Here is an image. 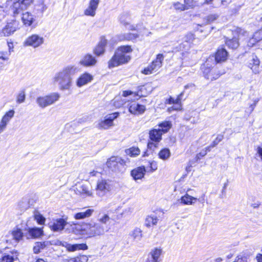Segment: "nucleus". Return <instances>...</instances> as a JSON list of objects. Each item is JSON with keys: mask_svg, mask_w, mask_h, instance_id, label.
<instances>
[{"mask_svg": "<svg viewBox=\"0 0 262 262\" xmlns=\"http://www.w3.org/2000/svg\"><path fill=\"white\" fill-rule=\"evenodd\" d=\"M134 95V96L135 97V99H138L139 97H140V95L138 94V93H134L132 91H124L123 92V94L122 95L124 96V97H127L129 95Z\"/></svg>", "mask_w": 262, "mask_h": 262, "instance_id": "obj_51", "label": "nucleus"}, {"mask_svg": "<svg viewBox=\"0 0 262 262\" xmlns=\"http://www.w3.org/2000/svg\"><path fill=\"white\" fill-rule=\"evenodd\" d=\"M12 235L13 239L16 242H19L23 239L24 236L26 237V233L22 232L17 228H15L12 232Z\"/></svg>", "mask_w": 262, "mask_h": 262, "instance_id": "obj_31", "label": "nucleus"}, {"mask_svg": "<svg viewBox=\"0 0 262 262\" xmlns=\"http://www.w3.org/2000/svg\"><path fill=\"white\" fill-rule=\"evenodd\" d=\"M132 51V49L129 46H123L119 47L108 61L109 68L128 62L130 59V57L127 54Z\"/></svg>", "mask_w": 262, "mask_h": 262, "instance_id": "obj_3", "label": "nucleus"}, {"mask_svg": "<svg viewBox=\"0 0 262 262\" xmlns=\"http://www.w3.org/2000/svg\"><path fill=\"white\" fill-rule=\"evenodd\" d=\"M21 16V19L25 25L30 26L32 25L34 20V18L31 14L26 12L24 13H23Z\"/></svg>", "mask_w": 262, "mask_h": 262, "instance_id": "obj_30", "label": "nucleus"}, {"mask_svg": "<svg viewBox=\"0 0 262 262\" xmlns=\"http://www.w3.org/2000/svg\"><path fill=\"white\" fill-rule=\"evenodd\" d=\"M60 97L58 93H52L44 96H40L37 98L36 102L38 105L41 108L51 105L57 101Z\"/></svg>", "mask_w": 262, "mask_h": 262, "instance_id": "obj_6", "label": "nucleus"}, {"mask_svg": "<svg viewBox=\"0 0 262 262\" xmlns=\"http://www.w3.org/2000/svg\"><path fill=\"white\" fill-rule=\"evenodd\" d=\"M129 235L134 241H140L142 237V231L140 228L136 227L130 231Z\"/></svg>", "mask_w": 262, "mask_h": 262, "instance_id": "obj_28", "label": "nucleus"}, {"mask_svg": "<svg viewBox=\"0 0 262 262\" xmlns=\"http://www.w3.org/2000/svg\"><path fill=\"white\" fill-rule=\"evenodd\" d=\"M97 62L96 58L90 54L85 55L79 61L80 64L86 67H94Z\"/></svg>", "mask_w": 262, "mask_h": 262, "instance_id": "obj_14", "label": "nucleus"}, {"mask_svg": "<svg viewBox=\"0 0 262 262\" xmlns=\"http://www.w3.org/2000/svg\"><path fill=\"white\" fill-rule=\"evenodd\" d=\"M67 223V220L63 218L53 219L49 223V226L54 232H60L64 229Z\"/></svg>", "mask_w": 262, "mask_h": 262, "instance_id": "obj_8", "label": "nucleus"}, {"mask_svg": "<svg viewBox=\"0 0 262 262\" xmlns=\"http://www.w3.org/2000/svg\"><path fill=\"white\" fill-rule=\"evenodd\" d=\"M89 258L86 255H81L67 260V262H87Z\"/></svg>", "mask_w": 262, "mask_h": 262, "instance_id": "obj_37", "label": "nucleus"}, {"mask_svg": "<svg viewBox=\"0 0 262 262\" xmlns=\"http://www.w3.org/2000/svg\"><path fill=\"white\" fill-rule=\"evenodd\" d=\"M80 210V211L76 212L74 214V218L75 220H80L89 218L91 217L94 212V210L93 209H86L84 208Z\"/></svg>", "mask_w": 262, "mask_h": 262, "instance_id": "obj_15", "label": "nucleus"}, {"mask_svg": "<svg viewBox=\"0 0 262 262\" xmlns=\"http://www.w3.org/2000/svg\"><path fill=\"white\" fill-rule=\"evenodd\" d=\"M7 0H0V9L3 8L6 6V3Z\"/></svg>", "mask_w": 262, "mask_h": 262, "instance_id": "obj_64", "label": "nucleus"}, {"mask_svg": "<svg viewBox=\"0 0 262 262\" xmlns=\"http://www.w3.org/2000/svg\"><path fill=\"white\" fill-rule=\"evenodd\" d=\"M159 157L163 160H167L170 156V152L168 148H165L159 152Z\"/></svg>", "mask_w": 262, "mask_h": 262, "instance_id": "obj_36", "label": "nucleus"}, {"mask_svg": "<svg viewBox=\"0 0 262 262\" xmlns=\"http://www.w3.org/2000/svg\"><path fill=\"white\" fill-rule=\"evenodd\" d=\"M149 135L150 139L154 142H159L162 139V133L160 129H153Z\"/></svg>", "mask_w": 262, "mask_h": 262, "instance_id": "obj_26", "label": "nucleus"}, {"mask_svg": "<svg viewBox=\"0 0 262 262\" xmlns=\"http://www.w3.org/2000/svg\"><path fill=\"white\" fill-rule=\"evenodd\" d=\"M111 217L107 214H99L98 216V223H86L83 228L85 234L89 237L103 235L110 231L111 227L108 224Z\"/></svg>", "mask_w": 262, "mask_h": 262, "instance_id": "obj_2", "label": "nucleus"}, {"mask_svg": "<svg viewBox=\"0 0 262 262\" xmlns=\"http://www.w3.org/2000/svg\"><path fill=\"white\" fill-rule=\"evenodd\" d=\"M93 76L89 73H85L82 74L76 81V85L78 87L80 88L93 80Z\"/></svg>", "mask_w": 262, "mask_h": 262, "instance_id": "obj_19", "label": "nucleus"}, {"mask_svg": "<svg viewBox=\"0 0 262 262\" xmlns=\"http://www.w3.org/2000/svg\"><path fill=\"white\" fill-rule=\"evenodd\" d=\"M218 15L217 14H211L208 16H207L206 18V23L207 24H210L214 21L215 20H216L217 17Z\"/></svg>", "mask_w": 262, "mask_h": 262, "instance_id": "obj_52", "label": "nucleus"}, {"mask_svg": "<svg viewBox=\"0 0 262 262\" xmlns=\"http://www.w3.org/2000/svg\"><path fill=\"white\" fill-rule=\"evenodd\" d=\"M140 149L138 147H133L125 150L126 154L132 157H136L140 154Z\"/></svg>", "mask_w": 262, "mask_h": 262, "instance_id": "obj_40", "label": "nucleus"}, {"mask_svg": "<svg viewBox=\"0 0 262 262\" xmlns=\"http://www.w3.org/2000/svg\"><path fill=\"white\" fill-rule=\"evenodd\" d=\"M185 6L187 8V10L190 8H193L195 5V3L193 0H184Z\"/></svg>", "mask_w": 262, "mask_h": 262, "instance_id": "obj_53", "label": "nucleus"}, {"mask_svg": "<svg viewBox=\"0 0 262 262\" xmlns=\"http://www.w3.org/2000/svg\"><path fill=\"white\" fill-rule=\"evenodd\" d=\"M252 39L257 42L262 39V29L254 33Z\"/></svg>", "mask_w": 262, "mask_h": 262, "instance_id": "obj_45", "label": "nucleus"}, {"mask_svg": "<svg viewBox=\"0 0 262 262\" xmlns=\"http://www.w3.org/2000/svg\"><path fill=\"white\" fill-rule=\"evenodd\" d=\"M213 60V57H209L206 62V66L208 67L209 66V62ZM215 69H210L209 67H207L203 71V73L205 77L208 80H215L219 77V76L223 73H215Z\"/></svg>", "mask_w": 262, "mask_h": 262, "instance_id": "obj_11", "label": "nucleus"}, {"mask_svg": "<svg viewBox=\"0 0 262 262\" xmlns=\"http://www.w3.org/2000/svg\"><path fill=\"white\" fill-rule=\"evenodd\" d=\"M217 1L221 3L222 6H226L232 2V0H217Z\"/></svg>", "mask_w": 262, "mask_h": 262, "instance_id": "obj_61", "label": "nucleus"}, {"mask_svg": "<svg viewBox=\"0 0 262 262\" xmlns=\"http://www.w3.org/2000/svg\"><path fill=\"white\" fill-rule=\"evenodd\" d=\"M183 95V93L182 92L178 96V97L176 99H174L173 98L170 97L168 99H166L165 101V104H173L174 105H179L180 103L181 100L182 99V95Z\"/></svg>", "mask_w": 262, "mask_h": 262, "instance_id": "obj_34", "label": "nucleus"}, {"mask_svg": "<svg viewBox=\"0 0 262 262\" xmlns=\"http://www.w3.org/2000/svg\"><path fill=\"white\" fill-rule=\"evenodd\" d=\"M107 40L104 37H101L98 44L93 49L94 54L97 56H99L103 54L105 52V48Z\"/></svg>", "mask_w": 262, "mask_h": 262, "instance_id": "obj_18", "label": "nucleus"}, {"mask_svg": "<svg viewBox=\"0 0 262 262\" xmlns=\"http://www.w3.org/2000/svg\"><path fill=\"white\" fill-rule=\"evenodd\" d=\"M19 253L17 251L13 250L9 254L4 255L1 259L0 262H14L18 259Z\"/></svg>", "mask_w": 262, "mask_h": 262, "instance_id": "obj_22", "label": "nucleus"}, {"mask_svg": "<svg viewBox=\"0 0 262 262\" xmlns=\"http://www.w3.org/2000/svg\"><path fill=\"white\" fill-rule=\"evenodd\" d=\"M47 243L44 242H36L33 247V252L35 254H37L40 252V250L43 249L46 246Z\"/></svg>", "mask_w": 262, "mask_h": 262, "instance_id": "obj_38", "label": "nucleus"}, {"mask_svg": "<svg viewBox=\"0 0 262 262\" xmlns=\"http://www.w3.org/2000/svg\"><path fill=\"white\" fill-rule=\"evenodd\" d=\"M10 54V53H8L7 52H0V59L4 60H7Z\"/></svg>", "mask_w": 262, "mask_h": 262, "instance_id": "obj_56", "label": "nucleus"}, {"mask_svg": "<svg viewBox=\"0 0 262 262\" xmlns=\"http://www.w3.org/2000/svg\"><path fill=\"white\" fill-rule=\"evenodd\" d=\"M223 139V136L222 135H219L217 136L216 139L213 141L212 143V146L215 147L216 145L219 144L220 142H221Z\"/></svg>", "mask_w": 262, "mask_h": 262, "instance_id": "obj_55", "label": "nucleus"}, {"mask_svg": "<svg viewBox=\"0 0 262 262\" xmlns=\"http://www.w3.org/2000/svg\"><path fill=\"white\" fill-rule=\"evenodd\" d=\"M25 98H26L25 93L24 91H22L20 92L18 94V95L17 97L16 102L18 103H21L25 101Z\"/></svg>", "mask_w": 262, "mask_h": 262, "instance_id": "obj_47", "label": "nucleus"}, {"mask_svg": "<svg viewBox=\"0 0 262 262\" xmlns=\"http://www.w3.org/2000/svg\"><path fill=\"white\" fill-rule=\"evenodd\" d=\"M63 246H65L67 250L69 251H75L78 250H87L88 247L86 244H70L65 243L64 244H62Z\"/></svg>", "mask_w": 262, "mask_h": 262, "instance_id": "obj_25", "label": "nucleus"}, {"mask_svg": "<svg viewBox=\"0 0 262 262\" xmlns=\"http://www.w3.org/2000/svg\"><path fill=\"white\" fill-rule=\"evenodd\" d=\"M146 262H159L156 258H155L150 253L148 254V258Z\"/></svg>", "mask_w": 262, "mask_h": 262, "instance_id": "obj_59", "label": "nucleus"}, {"mask_svg": "<svg viewBox=\"0 0 262 262\" xmlns=\"http://www.w3.org/2000/svg\"><path fill=\"white\" fill-rule=\"evenodd\" d=\"M7 124L2 120L0 121V134L2 133L6 128Z\"/></svg>", "mask_w": 262, "mask_h": 262, "instance_id": "obj_57", "label": "nucleus"}, {"mask_svg": "<svg viewBox=\"0 0 262 262\" xmlns=\"http://www.w3.org/2000/svg\"><path fill=\"white\" fill-rule=\"evenodd\" d=\"M100 1L99 0H90L89 6L91 7V8H93L96 11L98 8Z\"/></svg>", "mask_w": 262, "mask_h": 262, "instance_id": "obj_50", "label": "nucleus"}, {"mask_svg": "<svg viewBox=\"0 0 262 262\" xmlns=\"http://www.w3.org/2000/svg\"><path fill=\"white\" fill-rule=\"evenodd\" d=\"M207 153V150H204L203 149L197 155L198 159H200L201 157L205 156Z\"/></svg>", "mask_w": 262, "mask_h": 262, "instance_id": "obj_63", "label": "nucleus"}, {"mask_svg": "<svg viewBox=\"0 0 262 262\" xmlns=\"http://www.w3.org/2000/svg\"><path fill=\"white\" fill-rule=\"evenodd\" d=\"M232 37H228L226 40V45L230 48L235 49L239 46L238 40L243 36L247 35V32L240 28H236L234 30H230Z\"/></svg>", "mask_w": 262, "mask_h": 262, "instance_id": "obj_5", "label": "nucleus"}, {"mask_svg": "<svg viewBox=\"0 0 262 262\" xmlns=\"http://www.w3.org/2000/svg\"><path fill=\"white\" fill-rule=\"evenodd\" d=\"M18 28V23L15 20L8 22L2 29L1 34L4 36H9L13 34Z\"/></svg>", "mask_w": 262, "mask_h": 262, "instance_id": "obj_12", "label": "nucleus"}, {"mask_svg": "<svg viewBox=\"0 0 262 262\" xmlns=\"http://www.w3.org/2000/svg\"><path fill=\"white\" fill-rule=\"evenodd\" d=\"M27 7L26 6L18 1L13 3L11 10L14 16L16 17L18 15H22L23 13H24V11L26 9Z\"/></svg>", "mask_w": 262, "mask_h": 262, "instance_id": "obj_17", "label": "nucleus"}, {"mask_svg": "<svg viewBox=\"0 0 262 262\" xmlns=\"http://www.w3.org/2000/svg\"><path fill=\"white\" fill-rule=\"evenodd\" d=\"M194 35L192 33H187L183 38V41L187 43L188 47H189V44L191 43L194 39Z\"/></svg>", "mask_w": 262, "mask_h": 262, "instance_id": "obj_42", "label": "nucleus"}, {"mask_svg": "<svg viewBox=\"0 0 262 262\" xmlns=\"http://www.w3.org/2000/svg\"><path fill=\"white\" fill-rule=\"evenodd\" d=\"M181 107V106L180 103V104H179V105H174L171 107H168L167 110L170 113V112H172L173 111L180 110Z\"/></svg>", "mask_w": 262, "mask_h": 262, "instance_id": "obj_58", "label": "nucleus"}, {"mask_svg": "<svg viewBox=\"0 0 262 262\" xmlns=\"http://www.w3.org/2000/svg\"><path fill=\"white\" fill-rule=\"evenodd\" d=\"M158 143L159 142H153V141L148 142L147 144L148 149L152 151H155V149L158 147Z\"/></svg>", "mask_w": 262, "mask_h": 262, "instance_id": "obj_54", "label": "nucleus"}, {"mask_svg": "<svg viewBox=\"0 0 262 262\" xmlns=\"http://www.w3.org/2000/svg\"><path fill=\"white\" fill-rule=\"evenodd\" d=\"M79 72V68L75 65L69 64L64 66L56 72L52 80L57 84L62 91H69L73 86V77Z\"/></svg>", "mask_w": 262, "mask_h": 262, "instance_id": "obj_1", "label": "nucleus"}, {"mask_svg": "<svg viewBox=\"0 0 262 262\" xmlns=\"http://www.w3.org/2000/svg\"><path fill=\"white\" fill-rule=\"evenodd\" d=\"M150 253L152 254L156 259L159 260V258L162 254V249L160 248H155L150 251Z\"/></svg>", "mask_w": 262, "mask_h": 262, "instance_id": "obj_43", "label": "nucleus"}, {"mask_svg": "<svg viewBox=\"0 0 262 262\" xmlns=\"http://www.w3.org/2000/svg\"><path fill=\"white\" fill-rule=\"evenodd\" d=\"M16 228L22 232H26L27 233H28L30 228L25 222H22L21 224L18 225Z\"/></svg>", "mask_w": 262, "mask_h": 262, "instance_id": "obj_41", "label": "nucleus"}, {"mask_svg": "<svg viewBox=\"0 0 262 262\" xmlns=\"http://www.w3.org/2000/svg\"><path fill=\"white\" fill-rule=\"evenodd\" d=\"M174 9L177 10L184 11L187 10V8L185 5L179 2L174 3L173 4Z\"/></svg>", "mask_w": 262, "mask_h": 262, "instance_id": "obj_49", "label": "nucleus"}, {"mask_svg": "<svg viewBox=\"0 0 262 262\" xmlns=\"http://www.w3.org/2000/svg\"><path fill=\"white\" fill-rule=\"evenodd\" d=\"M14 114L15 111L13 110H11L5 113L1 120L8 124L11 119L14 117Z\"/></svg>", "mask_w": 262, "mask_h": 262, "instance_id": "obj_35", "label": "nucleus"}, {"mask_svg": "<svg viewBox=\"0 0 262 262\" xmlns=\"http://www.w3.org/2000/svg\"><path fill=\"white\" fill-rule=\"evenodd\" d=\"M35 220H36L37 222L39 224H43L45 223V217L38 212H36L34 214Z\"/></svg>", "mask_w": 262, "mask_h": 262, "instance_id": "obj_46", "label": "nucleus"}, {"mask_svg": "<svg viewBox=\"0 0 262 262\" xmlns=\"http://www.w3.org/2000/svg\"><path fill=\"white\" fill-rule=\"evenodd\" d=\"M159 220V217L157 213L152 212L146 216L145 221V226L147 227H149L156 225Z\"/></svg>", "mask_w": 262, "mask_h": 262, "instance_id": "obj_24", "label": "nucleus"}, {"mask_svg": "<svg viewBox=\"0 0 262 262\" xmlns=\"http://www.w3.org/2000/svg\"><path fill=\"white\" fill-rule=\"evenodd\" d=\"M77 192L85 196H91L92 192L89 190L88 187L84 184L80 185L76 188Z\"/></svg>", "mask_w": 262, "mask_h": 262, "instance_id": "obj_29", "label": "nucleus"}, {"mask_svg": "<svg viewBox=\"0 0 262 262\" xmlns=\"http://www.w3.org/2000/svg\"><path fill=\"white\" fill-rule=\"evenodd\" d=\"M146 172L144 166L138 167L132 170L131 175L135 180L141 179L144 177Z\"/></svg>", "mask_w": 262, "mask_h": 262, "instance_id": "obj_23", "label": "nucleus"}, {"mask_svg": "<svg viewBox=\"0 0 262 262\" xmlns=\"http://www.w3.org/2000/svg\"><path fill=\"white\" fill-rule=\"evenodd\" d=\"M43 42L44 38L43 37L37 34H32L27 37L24 44L26 46H30L36 48L42 45Z\"/></svg>", "mask_w": 262, "mask_h": 262, "instance_id": "obj_9", "label": "nucleus"}, {"mask_svg": "<svg viewBox=\"0 0 262 262\" xmlns=\"http://www.w3.org/2000/svg\"><path fill=\"white\" fill-rule=\"evenodd\" d=\"M129 15L127 13H122L119 17L120 23L128 29L130 30H135L136 27L129 24Z\"/></svg>", "mask_w": 262, "mask_h": 262, "instance_id": "obj_21", "label": "nucleus"}, {"mask_svg": "<svg viewBox=\"0 0 262 262\" xmlns=\"http://www.w3.org/2000/svg\"><path fill=\"white\" fill-rule=\"evenodd\" d=\"M171 123L169 121H164L159 125V127L161 128L160 129L162 134L167 133L171 127Z\"/></svg>", "mask_w": 262, "mask_h": 262, "instance_id": "obj_39", "label": "nucleus"}, {"mask_svg": "<svg viewBox=\"0 0 262 262\" xmlns=\"http://www.w3.org/2000/svg\"><path fill=\"white\" fill-rule=\"evenodd\" d=\"M111 189L110 182L105 180H101L98 181L97 185V193L99 196H103L105 192Z\"/></svg>", "mask_w": 262, "mask_h": 262, "instance_id": "obj_13", "label": "nucleus"}, {"mask_svg": "<svg viewBox=\"0 0 262 262\" xmlns=\"http://www.w3.org/2000/svg\"><path fill=\"white\" fill-rule=\"evenodd\" d=\"M197 198L189 195L186 193L184 196H182L180 201L181 203L185 205H191L194 203V201L197 200Z\"/></svg>", "mask_w": 262, "mask_h": 262, "instance_id": "obj_33", "label": "nucleus"}, {"mask_svg": "<svg viewBox=\"0 0 262 262\" xmlns=\"http://www.w3.org/2000/svg\"><path fill=\"white\" fill-rule=\"evenodd\" d=\"M163 59V54H158L156 59L152 62L151 64L145 68L142 73L145 75H148L157 71L161 67Z\"/></svg>", "mask_w": 262, "mask_h": 262, "instance_id": "obj_7", "label": "nucleus"}, {"mask_svg": "<svg viewBox=\"0 0 262 262\" xmlns=\"http://www.w3.org/2000/svg\"><path fill=\"white\" fill-rule=\"evenodd\" d=\"M42 230L38 228H30L28 233H26V238L29 239L31 238H37L42 235Z\"/></svg>", "mask_w": 262, "mask_h": 262, "instance_id": "obj_27", "label": "nucleus"}, {"mask_svg": "<svg viewBox=\"0 0 262 262\" xmlns=\"http://www.w3.org/2000/svg\"><path fill=\"white\" fill-rule=\"evenodd\" d=\"M259 64V61L258 59L257 58L256 56H253L252 59L251 60V62L249 63V67L251 69H253V67H254L255 69H256L257 68H258V66Z\"/></svg>", "mask_w": 262, "mask_h": 262, "instance_id": "obj_44", "label": "nucleus"}, {"mask_svg": "<svg viewBox=\"0 0 262 262\" xmlns=\"http://www.w3.org/2000/svg\"><path fill=\"white\" fill-rule=\"evenodd\" d=\"M119 115V113L116 112L106 115L103 120L99 122L98 127L106 129L113 126V121L118 117Z\"/></svg>", "mask_w": 262, "mask_h": 262, "instance_id": "obj_10", "label": "nucleus"}, {"mask_svg": "<svg viewBox=\"0 0 262 262\" xmlns=\"http://www.w3.org/2000/svg\"><path fill=\"white\" fill-rule=\"evenodd\" d=\"M96 10L93 8H91L90 7H88L84 10V14L86 16H94L96 14Z\"/></svg>", "mask_w": 262, "mask_h": 262, "instance_id": "obj_48", "label": "nucleus"}, {"mask_svg": "<svg viewBox=\"0 0 262 262\" xmlns=\"http://www.w3.org/2000/svg\"><path fill=\"white\" fill-rule=\"evenodd\" d=\"M149 165H150V171L151 172H153L157 169V163L155 162L152 161L151 162H150Z\"/></svg>", "mask_w": 262, "mask_h": 262, "instance_id": "obj_60", "label": "nucleus"}, {"mask_svg": "<svg viewBox=\"0 0 262 262\" xmlns=\"http://www.w3.org/2000/svg\"><path fill=\"white\" fill-rule=\"evenodd\" d=\"M139 37V35L137 33H128L120 34L119 36V39L120 40H134Z\"/></svg>", "mask_w": 262, "mask_h": 262, "instance_id": "obj_32", "label": "nucleus"}, {"mask_svg": "<svg viewBox=\"0 0 262 262\" xmlns=\"http://www.w3.org/2000/svg\"><path fill=\"white\" fill-rule=\"evenodd\" d=\"M119 98H115L114 100V105L117 107H119L121 105H123V102H118Z\"/></svg>", "mask_w": 262, "mask_h": 262, "instance_id": "obj_62", "label": "nucleus"}, {"mask_svg": "<svg viewBox=\"0 0 262 262\" xmlns=\"http://www.w3.org/2000/svg\"><path fill=\"white\" fill-rule=\"evenodd\" d=\"M228 53L226 50L223 47L219 48L215 54V62L219 63L226 60Z\"/></svg>", "mask_w": 262, "mask_h": 262, "instance_id": "obj_20", "label": "nucleus"}, {"mask_svg": "<svg viewBox=\"0 0 262 262\" xmlns=\"http://www.w3.org/2000/svg\"><path fill=\"white\" fill-rule=\"evenodd\" d=\"M126 161L120 157L112 156L106 163L107 168L116 173H123L126 167Z\"/></svg>", "mask_w": 262, "mask_h": 262, "instance_id": "obj_4", "label": "nucleus"}, {"mask_svg": "<svg viewBox=\"0 0 262 262\" xmlns=\"http://www.w3.org/2000/svg\"><path fill=\"white\" fill-rule=\"evenodd\" d=\"M128 110L131 114L139 115L142 114L145 112V106L136 102H133L129 104Z\"/></svg>", "mask_w": 262, "mask_h": 262, "instance_id": "obj_16", "label": "nucleus"}]
</instances>
